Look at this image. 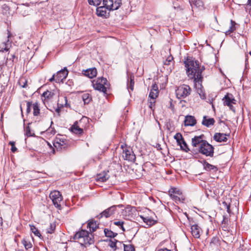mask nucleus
Returning a JSON list of instances; mask_svg holds the SVG:
<instances>
[{
	"label": "nucleus",
	"instance_id": "nucleus-4",
	"mask_svg": "<svg viewBox=\"0 0 251 251\" xmlns=\"http://www.w3.org/2000/svg\"><path fill=\"white\" fill-rule=\"evenodd\" d=\"M191 92V88L185 84L179 86L176 90V97L179 99L187 97L190 94Z\"/></svg>",
	"mask_w": 251,
	"mask_h": 251
},
{
	"label": "nucleus",
	"instance_id": "nucleus-15",
	"mask_svg": "<svg viewBox=\"0 0 251 251\" xmlns=\"http://www.w3.org/2000/svg\"><path fill=\"white\" fill-rule=\"evenodd\" d=\"M227 136L226 134L216 133L213 136V139L218 142H226L227 140Z\"/></svg>",
	"mask_w": 251,
	"mask_h": 251
},
{
	"label": "nucleus",
	"instance_id": "nucleus-22",
	"mask_svg": "<svg viewBox=\"0 0 251 251\" xmlns=\"http://www.w3.org/2000/svg\"><path fill=\"white\" fill-rule=\"evenodd\" d=\"M66 141L56 139L54 142L53 145L56 149H65L66 148Z\"/></svg>",
	"mask_w": 251,
	"mask_h": 251
},
{
	"label": "nucleus",
	"instance_id": "nucleus-17",
	"mask_svg": "<svg viewBox=\"0 0 251 251\" xmlns=\"http://www.w3.org/2000/svg\"><path fill=\"white\" fill-rule=\"evenodd\" d=\"M201 229L197 225H194L191 226V232L194 237L196 238H200Z\"/></svg>",
	"mask_w": 251,
	"mask_h": 251
},
{
	"label": "nucleus",
	"instance_id": "nucleus-49",
	"mask_svg": "<svg viewBox=\"0 0 251 251\" xmlns=\"http://www.w3.org/2000/svg\"><path fill=\"white\" fill-rule=\"evenodd\" d=\"M151 91H153L154 92H157V93H158V86L155 83L152 84V89H151Z\"/></svg>",
	"mask_w": 251,
	"mask_h": 251
},
{
	"label": "nucleus",
	"instance_id": "nucleus-41",
	"mask_svg": "<svg viewBox=\"0 0 251 251\" xmlns=\"http://www.w3.org/2000/svg\"><path fill=\"white\" fill-rule=\"evenodd\" d=\"M56 225L54 223H51L50 225V227L47 229V232L48 233H52L53 232L55 229Z\"/></svg>",
	"mask_w": 251,
	"mask_h": 251
},
{
	"label": "nucleus",
	"instance_id": "nucleus-56",
	"mask_svg": "<svg viewBox=\"0 0 251 251\" xmlns=\"http://www.w3.org/2000/svg\"><path fill=\"white\" fill-rule=\"evenodd\" d=\"M121 147L123 149V151H124V149H125L126 148H128L126 144L121 145Z\"/></svg>",
	"mask_w": 251,
	"mask_h": 251
},
{
	"label": "nucleus",
	"instance_id": "nucleus-9",
	"mask_svg": "<svg viewBox=\"0 0 251 251\" xmlns=\"http://www.w3.org/2000/svg\"><path fill=\"white\" fill-rule=\"evenodd\" d=\"M123 153V157L125 160L131 162H134L135 161V155L130 147L126 148L125 149H124Z\"/></svg>",
	"mask_w": 251,
	"mask_h": 251
},
{
	"label": "nucleus",
	"instance_id": "nucleus-37",
	"mask_svg": "<svg viewBox=\"0 0 251 251\" xmlns=\"http://www.w3.org/2000/svg\"><path fill=\"white\" fill-rule=\"evenodd\" d=\"M82 98L85 104L89 103L91 100V98L90 95L88 93L84 94L82 96Z\"/></svg>",
	"mask_w": 251,
	"mask_h": 251
},
{
	"label": "nucleus",
	"instance_id": "nucleus-5",
	"mask_svg": "<svg viewBox=\"0 0 251 251\" xmlns=\"http://www.w3.org/2000/svg\"><path fill=\"white\" fill-rule=\"evenodd\" d=\"M199 151L201 154L207 156L212 157L214 154V147L206 141H205L199 149Z\"/></svg>",
	"mask_w": 251,
	"mask_h": 251
},
{
	"label": "nucleus",
	"instance_id": "nucleus-29",
	"mask_svg": "<svg viewBox=\"0 0 251 251\" xmlns=\"http://www.w3.org/2000/svg\"><path fill=\"white\" fill-rule=\"evenodd\" d=\"M58 106L60 107H63L64 106H67V100L66 97H60L59 98L58 103Z\"/></svg>",
	"mask_w": 251,
	"mask_h": 251
},
{
	"label": "nucleus",
	"instance_id": "nucleus-33",
	"mask_svg": "<svg viewBox=\"0 0 251 251\" xmlns=\"http://www.w3.org/2000/svg\"><path fill=\"white\" fill-rule=\"evenodd\" d=\"M142 218L143 219V221L147 224V225L149 226H152L154 225L156 221L153 220L151 218H150L149 217H142Z\"/></svg>",
	"mask_w": 251,
	"mask_h": 251
},
{
	"label": "nucleus",
	"instance_id": "nucleus-51",
	"mask_svg": "<svg viewBox=\"0 0 251 251\" xmlns=\"http://www.w3.org/2000/svg\"><path fill=\"white\" fill-rule=\"evenodd\" d=\"M155 102V100H152H152H151V101L149 102V106L151 109H152V107H153V105H154Z\"/></svg>",
	"mask_w": 251,
	"mask_h": 251
},
{
	"label": "nucleus",
	"instance_id": "nucleus-43",
	"mask_svg": "<svg viewBox=\"0 0 251 251\" xmlns=\"http://www.w3.org/2000/svg\"><path fill=\"white\" fill-rule=\"evenodd\" d=\"M88 2L90 5H93L94 6L99 5L101 2V0H88Z\"/></svg>",
	"mask_w": 251,
	"mask_h": 251
},
{
	"label": "nucleus",
	"instance_id": "nucleus-36",
	"mask_svg": "<svg viewBox=\"0 0 251 251\" xmlns=\"http://www.w3.org/2000/svg\"><path fill=\"white\" fill-rule=\"evenodd\" d=\"M104 232L106 236L110 238L114 237L117 235V233L106 228L104 229Z\"/></svg>",
	"mask_w": 251,
	"mask_h": 251
},
{
	"label": "nucleus",
	"instance_id": "nucleus-57",
	"mask_svg": "<svg viewBox=\"0 0 251 251\" xmlns=\"http://www.w3.org/2000/svg\"><path fill=\"white\" fill-rule=\"evenodd\" d=\"M2 225V219L1 217H0V229Z\"/></svg>",
	"mask_w": 251,
	"mask_h": 251
},
{
	"label": "nucleus",
	"instance_id": "nucleus-32",
	"mask_svg": "<svg viewBox=\"0 0 251 251\" xmlns=\"http://www.w3.org/2000/svg\"><path fill=\"white\" fill-rule=\"evenodd\" d=\"M134 76L133 75H130L129 76L130 81L127 82V87L128 89H130L131 91L133 90L134 81Z\"/></svg>",
	"mask_w": 251,
	"mask_h": 251
},
{
	"label": "nucleus",
	"instance_id": "nucleus-18",
	"mask_svg": "<svg viewBox=\"0 0 251 251\" xmlns=\"http://www.w3.org/2000/svg\"><path fill=\"white\" fill-rule=\"evenodd\" d=\"M196 124V120L195 117L192 116H186L184 120L185 126H193Z\"/></svg>",
	"mask_w": 251,
	"mask_h": 251
},
{
	"label": "nucleus",
	"instance_id": "nucleus-8",
	"mask_svg": "<svg viewBox=\"0 0 251 251\" xmlns=\"http://www.w3.org/2000/svg\"><path fill=\"white\" fill-rule=\"evenodd\" d=\"M123 205L122 204L111 206L98 215L97 218L100 219L103 217H104L105 218L109 217L115 213L117 207H121Z\"/></svg>",
	"mask_w": 251,
	"mask_h": 251
},
{
	"label": "nucleus",
	"instance_id": "nucleus-46",
	"mask_svg": "<svg viewBox=\"0 0 251 251\" xmlns=\"http://www.w3.org/2000/svg\"><path fill=\"white\" fill-rule=\"evenodd\" d=\"M175 139H176L177 143H178V141H180V140H182L183 139L182 135L179 133H176L175 136Z\"/></svg>",
	"mask_w": 251,
	"mask_h": 251
},
{
	"label": "nucleus",
	"instance_id": "nucleus-7",
	"mask_svg": "<svg viewBox=\"0 0 251 251\" xmlns=\"http://www.w3.org/2000/svg\"><path fill=\"white\" fill-rule=\"evenodd\" d=\"M122 4V0H103V4L109 11L117 10Z\"/></svg>",
	"mask_w": 251,
	"mask_h": 251
},
{
	"label": "nucleus",
	"instance_id": "nucleus-16",
	"mask_svg": "<svg viewBox=\"0 0 251 251\" xmlns=\"http://www.w3.org/2000/svg\"><path fill=\"white\" fill-rule=\"evenodd\" d=\"M97 74V71L95 68H90L83 71V74L90 78L95 77Z\"/></svg>",
	"mask_w": 251,
	"mask_h": 251
},
{
	"label": "nucleus",
	"instance_id": "nucleus-14",
	"mask_svg": "<svg viewBox=\"0 0 251 251\" xmlns=\"http://www.w3.org/2000/svg\"><path fill=\"white\" fill-rule=\"evenodd\" d=\"M54 95V93L51 91H47L44 92L41 96V98L44 104H45L46 102L52 99Z\"/></svg>",
	"mask_w": 251,
	"mask_h": 251
},
{
	"label": "nucleus",
	"instance_id": "nucleus-58",
	"mask_svg": "<svg viewBox=\"0 0 251 251\" xmlns=\"http://www.w3.org/2000/svg\"><path fill=\"white\" fill-rule=\"evenodd\" d=\"M247 6H251V0H248V3L247 4Z\"/></svg>",
	"mask_w": 251,
	"mask_h": 251
},
{
	"label": "nucleus",
	"instance_id": "nucleus-35",
	"mask_svg": "<svg viewBox=\"0 0 251 251\" xmlns=\"http://www.w3.org/2000/svg\"><path fill=\"white\" fill-rule=\"evenodd\" d=\"M230 26L229 27V29L226 32V35L230 34L231 32H233L236 29L235 25L236 23L233 20L230 21Z\"/></svg>",
	"mask_w": 251,
	"mask_h": 251
},
{
	"label": "nucleus",
	"instance_id": "nucleus-3",
	"mask_svg": "<svg viewBox=\"0 0 251 251\" xmlns=\"http://www.w3.org/2000/svg\"><path fill=\"white\" fill-rule=\"evenodd\" d=\"M92 85L95 90L106 93V88L108 86L107 79L103 77H99L96 80L92 81Z\"/></svg>",
	"mask_w": 251,
	"mask_h": 251
},
{
	"label": "nucleus",
	"instance_id": "nucleus-59",
	"mask_svg": "<svg viewBox=\"0 0 251 251\" xmlns=\"http://www.w3.org/2000/svg\"><path fill=\"white\" fill-rule=\"evenodd\" d=\"M216 239V238H213L212 239V241H211V243H212V242H214Z\"/></svg>",
	"mask_w": 251,
	"mask_h": 251
},
{
	"label": "nucleus",
	"instance_id": "nucleus-21",
	"mask_svg": "<svg viewBox=\"0 0 251 251\" xmlns=\"http://www.w3.org/2000/svg\"><path fill=\"white\" fill-rule=\"evenodd\" d=\"M106 9H107V8L104 5L102 6L98 7L97 8V14L98 16L106 17L107 16V11Z\"/></svg>",
	"mask_w": 251,
	"mask_h": 251
},
{
	"label": "nucleus",
	"instance_id": "nucleus-11",
	"mask_svg": "<svg viewBox=\"0 0 251 251\" xmlns=\"http://www.w3.org/2000/svg\"><path fill=\"white\" fill-rule=\"evenodd\" d=\"M170 196L176 202L181 201V198L179 196L181 195V192L176 188H172L169 191Z\"/></svg>",
	"mask_w": 251,
	"mask_h": 251
},
{
	"label": "nucleus",
	"instance_id": "nucleus-13",
	"mask_svg": "<svg viewBox=\"0 0 251 251\" xmlns=\"http://www.w3.org/2000/svg\"><path fill=\"white\" fill-rule=\"evenodd\" d=\"M203 135L195 136L192 139V145L194 147H198L199 149L202 143L205 141L203 139Z\"/></svg>",
	"mask_w": 251,
	"mask_h": 251
},
{
	"label": "nucleus",
	"instance_id": "nucleus-27",
	"mask_svg": "<svg viewBox=\"0 0 251 251\" xmlns=\"http://www.w3.org/2000/svg\"><path fill=\"white\" fill-rule=\"evenodd\" d=\"M33 114L34 116H38L40 115L39 105L36 102L32 103Z\"/></svg>",
	"mask_w": 251,
	"mask_h": 251
},
{
	"label": "nucleus",
	"instance_id": "nucleus-12",
	"mask_svg": "<svg viewBox=\"0 0 251 251\" xmlns=\"http://www.w3.org/2000/svg\"><path fill=\"white\" fill-rule=\"evenodd\" d=\"M68 74V72L66 68H64L63 70L58 71L55 75L56 82H63V80L67 77Z\"/></svg>",
	"mask_w": 251,
	"mask_h": 251
},
{
	"label": "nucleus",
	"instance_id": "nucleus-2",
	"mask_svg": "<svg viewBox=\"0 0 251 251\" xmlns=\"http://www.w3.org/2000/svg\"><path fill=\"white\" fill-rule=\"evenodd\" d=\"M73 238L75 241L85 246L91 245L94 242L92 234L85 230H82L76 232Z\"/></svg>",
	"mask_w": 251,
	"mask_h": 251
},
{
	"label": "nucleus",
	"instance_id": "nucleus-19",
	"mask_svg": "<svg viewBox=\"0 0 251 251\" xmlns=\"http://www.w3.org/2000/svg\"><path fill=\"white\" fill-rule=\"evenodd\" d=\"M109 177V176L105 171L100 173L97 175L96 179L97 181L100 182H104L106 181Z\"/></svg>",
	"mask_w": 251,
	"mask_h": 251
},
{
	"label": "nucleus",
	"instance_id": "nucleus-63",
	"mask_svg": "<svg viewBox=\"0 0 251 251\" xmlns=\"http://www.w3.org/2000/svg\"><path fill=\"white\" fill-rule=\"evenodd\" d=\"M22 251V250H18V251Z\"/></svg>",
	"mask_w": 251,
	"mask_h": 251
},
{
	"label": "nucleus",
	"instance_id": "nucleus-31",
	"mask_svg": "<svg viewBox=\"0 0 251 251\" xmlns=\"http://www.w3.org/2000/svg\"><path fill=\"white\" fill-rule=\"evenodd\" d=\"M178 144L180 145V148L182 150L187 152L189 149L188 148L187 145L185 141L184 140L183 138L180 141H178Z\"/></svg>",
	"mask_w": 251,
	"mask_h": 251
},
{
	"label": "nucleus",
	"instance_id": "nucleus-26",
	"mask_svg": "<svg viewBox=\"0 0 251 251\" xmlns=\"http://www.w3.org/2000/svg\"><path fill=\"white\" fill-rule=\"evenodd\" d=\"M189 2L192 7L195 6L197 8H201L203 6V2L201 0H190Z\"/></svg>",
	"mask_w": 251,
	"mask_h": 251
},
{
	"label": "nucleus",
	"instance_id": "nucleus-10",
	"mask_svg": "<svg viewBox=\"0 0 251 251\" xmlns=\"http://www.w3.org/2000/svg\"><path fill=\"white\" fill-rule=\"evenodd\" d=\"M223 100H224V105L228 106L229 107L230 109L233 111H235V109L232 105V104H235L236 100L233 98L232 94L228 93L224 97Z\"/></svg>",
	"mask_w": 251,
	"mask_h": 251
},
{
	"label": "nucleus",
	"instance_id": "nucleus-30",
	"mask_svg": "<svg viewBox=\"0 0 251 251\" xmlns=\"http://www.w3.org/2000/svg\"><path fill=\"white\" fill-rule=\"evenodd\" d=\"M195 85L196 87H198L197 92L199 94L202 100L205 99L206 97L202 89V85H201V86L200 84L199 85L198 83H197V85L195 83Z\"/></svg>",
	"mask_w": 251,
	"mask_h": 251
},
{
	"label": "nucleus",
	"instance_id": "nucleus-48",
	"mask_svg": "<svg viewBox=\"0 0 251 251\" xmlns=\"http://www.w3.org/2000/svg\"><path fill=\"white\" fill-rule=\"evenodd\" d=\"M20 83L23 88H25L27 86V81L25 79H21Z\"/></svg>",
	"mask_w": 251,
	"mask_h": 251
},
{
	"label": "nucleus",
	"instance_id": "nucleus-60",
	"mask_svg": "<svg viewBox=\"0 0 251 251\" xmlns=\"http://www.w3.org/2000/svg\"><path fill=\"white\" fill-rule=\"evenodd\" d=\"M15 58V55H12V59H13Z\"/></svg>",
	"mask_w": 251,
	"mask_h": 251
},
{
	"label": "nucleus",
	"instance_id": "nucleus-53",
	"mask_svg": "<svg viewBox=\"0 0 251 251\" xmlns=\"http://www.w3.org/2000/svg\"><path fill=\"white\" fill-rule=\"evenodd\" d=\"M223 204L226 206V211L227 212L229 213H230V206L229 205H227V203L226 202H224Z\"/></svg>",
	"mask_w": 251,
	"mask_h": 251
},
{
	"label": "nucleus",
	"instance_id": "nucleus-23",
	"mask_svg": "<svg viewBox=\"0 0 251 251\" xmlns=\"http://www.w3.org/2000/svg\"><path fill=\"white\" fill-rule=\"evenodd\" d=\"M215 120L213 118H210L207 119V117L204 116L203 118L202 121V124L207 127H209L214 125Z\"/></svg>",
	"mask_w": 251,
	"mask_h": 251
},
{
	"label": "nucleus",
	"instance_id": "nucleus-52",
	"mask_svg": "<svg viewBox=\"0 0 251 251\" xmlns=\"http://www.w3.org/2000/svg\"><path fill=\"white\" fill-rule=\"evenodd\" d=\"M173 57L172 56L168 57L164 63L165 64V65H169L170 62L173 60Z\"/></svg>",
	"mask_w": 251,
	"mask_h": 251
},
{
	"label": "nucleus",
	"instance_id": "nucleus-6",
	"mask_svg": "<svg viewBox=\"0 0 251 251\" xmlns=\"http://www.w3.org/2000/svg\"><path fill=\"white\" fill-rule=\"evenodd\" d=\"M50 198L54 205L58 209H61V202L62 201L63 198L60 192L56 190L51 192L50 194Z\"/></svg>",
	"mask_w": 251,
	"mask_h": 251
},
{
	"label": "nucleus",
	"instance_id": "nucleus-50",
	"mask_svg": "<svg viewBox=\"0 0 251 251\" xmlns=\"http://www.w3.org/2000/svg\"><path fill=\"white\" fill-rule=\"evenodd\" d=\"M26 135L27 136L30 137L32 136V134L30 131V129L29 126L26 127Z\"/></svg>",
	"mask_w": 251,
	"mask_h": 251
},
{
	"label": "nucleus",
	"instance_id": "nucleus-28",
	"mask_svg": "<svg viewBox=\"0 0 251 251\" xmlns=\"http://www.w3.org/2000/svg\"><path fill=\"white\" fill-rule=\"evenodd\" d=\"M203 167L207 171L212 170L213 172H216L218 170L217 167H216L214 165H212L206 162H204Z\"/></svg>",
	"mask_w": 251,
	"mask_h": 251
},
{
	"label": "nucleus",
	"instance_id": "nucleus-38",
	"mask_svg": "<svg viewBox=\"0 0 251 251\" xmlns=\"http://www.w3.org/2000/svg\"><path fill=\"white\" fill-rule=\"evenodd\" d=\"M30 230L35 236H38L39 237H40L41 236V234H40L39 231L34 226H30Z\"/></svg>",
	"mask_w": 251,
	"mask_h": 251
},
{
	"label": "nucleus",
	"instance_id": "nucleus-20",
	"mask_svg": "<svg viewBox=\"0 0 251 251\" xmlns=\"http://www.w3.org/2000/svg\"><path fill=\"white\" fill-rule=\"evenodd\" d=\"M72 131L75 134H81L83 133V129L80 128L77 122H75L71 127Z\"/></svg>",
	"mask_w": 251,
	"mask_h": 251
},
{
	"label": "nucleus",
	"instance_id": "nucleus-45",
	"mask_svg": "<svg viewBox=\"0 0 251 251\" xmlns=\"http://www.w3.org/2000/svg\"><path fill=\"white\" fill-rule=\"evenodd\" d=\"M32 108V102L27 101L26 102V113L28 114L31 111V109Z\"/></svg>",
	"mask_w": 251,
	"mask_h": 251
},
{
	"label": "nucleus",
	"instance_id": "nucleus-62",
	"mask_svg": "<svg viewBox=\"0 0 251 251\" xmlns=\"http://www.w3.org/2000/svg\"><path fill=\"white\" fill-rule=\"evenodd\" d=\"M250 54L251 55V51L249 52Z\"/></svg>",
	"mask_w": 251,
	"mask_h": 251
},
{
	"label": "nucleus",
	"instance_id": "nucleus-24",
	"mask_svg": "<svg viewBox=\"0 0 251 251\" xmlns=\"http://www.w3.org/2000/svg\"><path fill=\"white\" fill-rule=\"evenodd\" d=\"M117 245H119L121 247L122 246V243L118 241L116 239L110 240L109 241V246L114 250H116L117 248Z\"/></svg>",
	"mask_w": 251,
	"mask_h": 251
},
{
	"label": "nucleus",
	"instance_id": "nucleus-25",
	"mask_svg": "<svg viewBox=\"0 0 251 251\" xmlns=\"http://www.w3.org/2000/svg\"><path fill=\"white\" fill-rule=\"evenodd\" d=\"M11 43L8 39L6 42H3L0 46V51L3 52L4 51H8L11 46Z\"/></svg>",
	"mask_w": 251,
	"mask_h": 251
},
{
	"label": "nucleus",
	"instance_id": "nucleus-34",
	"mask_svg": "<svg viewBox=\"0 0 251 251\" xmlns=\"http://www.w3.org/2000/svg\"><path fill=\"white\" fill-rule=\"evenodd\" d=\"M98 227L96 222L91 221L87 225V227L89 228L91 232H94Z\"/></svg>",
	"mask_w": 251,
	"mask_h": 251
},
{
	"label": "nucleus",
	"instance_id": "nucleus-44",
	"mask_svg": "<svg viewBox=\"0 0 251 251\" xmlns=\"http://www.w3.org/2000/svg\"><path fill=\"white\" fill-rule=\"evenodd\" d=\"M158 94V93H157V92H154L153 91L151 90V92L149 94V97L151 99L155 100L157 97Z\"/></svg>",
	"mask_w": 251,
	"mask_h": 251
},
{
	"label": "nucleus",
	"instance_id": "nucleus-55",
	"mask_svg": "<svg viewBox=\"0 0 251 251\" xmlns=\"http://www.w3.org/2000/svg\"><path fill=\"white\" fill-rule=\"evenodd\" d=\"M54 80H55V75H52V76L49 79V81L50 82H52Z\"/></svg>",
	"mask_w": 251,
	"mask_h": 251
},
{
	"label": "nucleus",
	"instance_id": "nucleus-42",
	"mask_svg": "<svg viewBox=\"0 0 251 251\" xmlns=\"http://www.w3.org/2000/svg\"><path fill=\"white\" fill-rule=\"evenodd\" d=\"M124 222L123 221H116L113 223L114 225L118 226L120 228H121L123 231H125V229L123 225H124Z\"/></svg>",
	"mask_w": 251,
	"mask_h": 251
},
{
	"label": "nucleus",
	"instance_id": "nucleus-40",
	"mask_svg": "<svg viewBox=\"0 0 251 251\" xmlns=\"http://www.w3.org/2000/svg\"><path fill=\"white\" fill-rule=\"evenodd\" d=\"M122 245L124 246V251H134V247L131 245H126V244H123Z\"/></svg>",
	"mask_w": 251,
	"mask_h": 251
},
{
	"label": "nucleus",
	"instance_id": "nucleus-61",
	"mask_svg": "<svg viewBox=\"0 0 251 251\" xmlns=\"http://www.w3.org/2000/svg\"><path fill=\"white\" fill-rule=\"evenodd\" d=\"M56 111H57L58 112H59V109H56Z\"/></svg>",
	"mask_w": 251,
	"mask_h": 251
},
{
	"label": "nucleus",
	"instance_id": "nucleus-39",
	"mask_svg": "<svg viewBox=\"0 0 251 251\" xmlns=\"http://www.w3.org/2000/svg\"><path fill=\"white\" fill-rule=\"evenodd\" d=\"M22 243L26 250L32 247V244L29 241H27L25 239H23Z\"/></svg>",
	"mask_w": 251,
	"mask_h": 251
},
{
	"label": "nucleus",
	"instance_id": "nucleus-54",
	"mask_svg": "<svg viewBox=\"0 0 251 251\" xmlns=\"http://www.w3.org/2000/svg\"><path fill=\"white\" fill-rule=\"evenodd\" d=\"M155 251H171L166 248H164V249H158V250H156Z\"/></svg>",
	"mask_w": 251,
	"mask_h": 251
},
{
	"label": "nucleus",
	"instance_id": "nucleus-47",
	"mask_svg": "<svg viewBox=\"0 0 251 251\" xmlns=\"http://www.w3.org/2000/svg\"><path fill=\"white\" fill-rule=\"evenodd\" d=\"M9 144L11 146V151L15 152L17 151V148L15 146V143L14 142H10Z\"/></svg>",
	"mask_w": 251,
	"mask_h": 251
},
{
	"label": "nucleus",
	"instance_id": "nucleus-1",
	"mask_svg": "<svg viewBox=\"0 0 251 251\" xmlns=\"http://www.w3.org/2000/svg\"><path fill=\"white\" fill-rule=\"evenodd\" d=\"M184 64L188 77L190 78L194 79V82L196 85L198 83L199 85L200 84L201 86L202 79L201 73L203 69H204L203 67L201 69L199 61H194L191 59H188L185 61Z\"/></svg>",
	"mask_w": 251,
	"mask_h": 251
}]
</instances>
